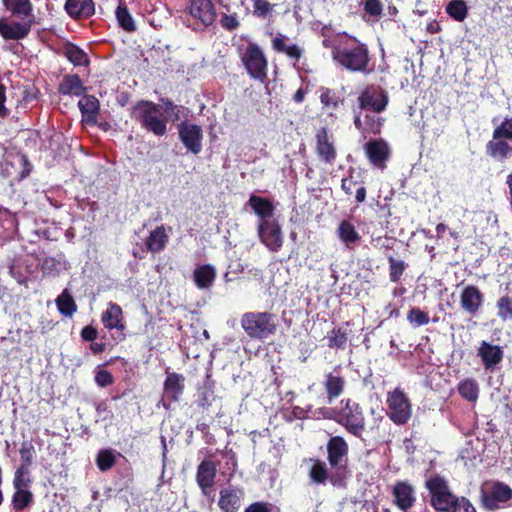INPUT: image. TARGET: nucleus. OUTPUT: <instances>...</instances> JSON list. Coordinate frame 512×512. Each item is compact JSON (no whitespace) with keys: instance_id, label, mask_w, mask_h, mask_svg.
Returning <instances> with one entry per match:
<instances>
[{"instance_id":"f257e3e1","label":"nucleus","mask_w":512,"mask_h":512,"mask_svg":"<svg viewBox=\"0 0 512 512\" xmlns=\"http://www.w3.org/2000/svg\"><path fill=\"white\" fill-rule=\"evenodd\" d=\"M332 59L350 72H369L370 56L365 44L356 39L346 40L332 47Z\"/></svg>"},{"instance_id":"f03ea898","label":"nucleus","mask_w":512,"mask_h":512,"mask_svg":"<svg viewBox=\"0 0 512 512\" xmlns=\"http://www.w3.org/2000/svg\"><path fill=\"white\" fill-rule=\"evenodd\" d=\"M131 116L141 128L155 136L161 137L167 133V117L164 115L162 105L141 100L133 106Z\"/></svg>"},{"instance_id":"7ed1b4c3","label":"nucleus","mask_w":512,"mask_h":512,"mask_svg":"<svg viewBox=\"0 0 512 512\" xmlns=\"http://www.w3.org/2000/svg\"><path fill=\"white\" fill-rule=\"evenodd\" d=\"M244 332L251 339L265 340L277 330V316L270 312H246L240 318Z\"/></svg>"},{"instance_id":"20e7f679","label":"nucleus","mask_w":512,"mask_h":512,"mask_svg":"<svg viewBox=\"0 0 512 512\" xmlns=\"http://www.w3.org/2000/svg\"><path fill=\"white\" fill-rule=\"evenodd\" d=\"M426 488L431 495V505L437 511H450L459 498L452 494L447 482L439 476L428 479L426 481Z\"/></svg>"},{"instance_id":"39448f33","label":"nucleus","mask_w":512,"mask_h":512,"mask_svg":"<svg viewBox=\"0 0 512 512\" xmlns=\"http://www.w3.org/2000/svg\"><path fill=\"white\" fill-rule=\"evenodd\" d=\"M386 404L387 415L395 424L404 425L411 418L412 407L410 401L400 388L388 392Z\"/></svg>"},{"instance_id":"423d86ee","label":"nucleus","mask_w":512,"mask_h":512,"mask_svg":"<svg viewBox=\"0 0 512 512\" xmlns=\"http://www.w3.org/2000/svg\"><path fill=\"white\" fill-rule=\"evenodd\" d=\"M241 60L249 75L261 82L267 77V60L261 48L255 43H249L242 53Z\"/></svg>"},{"instance_id":"0eeeda50","label":"nucleus","mask_w":512,"mask_h":512,"mask_svg":"<svg viewBox=\"0 0 512 512\" xmlns=\"http://www.w3.org/2000/svg\"><path fill=\"white\" fill-rule=\"evenodd\" d=\"M339 423L342 424L348 432L356 437H360L365 429V419L358 403L346 400L345 407L339 413Z\"/></svg>"},{"instance_id":"6e6552de","label":"nucleus","mask_w":512,"mask_h":512,"mask_svg":"<svg viewBox=\"0 0 512 512\" xmlns=\"http://www.w3.org/2000/svg\"><path fill=\"white\" fill-rule=\"evenodd\" d=\"M257 232L261 243L270 251L278 252L283 245V233L279 223L273 220H259Z\"/></svg>"},{"instance_id":"1a4fd4ad","label":"nucleus","mask_w":512,"mask_h":512,"mask_svg":"<svg viewBox=\"0 0 512 512\" xmlns=\"http://www.w3.org/2000/svg\"><path fill=\"white\" fill-rule=\"evenodd\" d=\"M179 138L185 148L193 154H199L202 150L203 132L199 125L181 122L178 125Z\"/></svg>"},{"instance_id":"9d476101","label":"nucleus","mask_w":512,"mask_h":512,"mask_svg":"<svg viewBox=\"0 0 512 512\" xmlns=\"http://www.w3.org/2000/svg\"><path fill=\"white\" fill-rule=\"evenodd\" d=\"M359 103L364 110L380 113L388 104V95L378 87H368L359 96Z\"/></svg>"},{"instance_id":"9b49d317","label":"nucleus","mask_w":512,"mask_h":512,"mask_svg":"<svg viewBox=\"0 0 512 512\" xmlns=\"http://www.w3.org/2000/svg\"><path fill=\"white\" fill-rule=\"evenodd\" d=\"M189 13L203 28L212 25L216 18L215 6L211 0H190Z\"/></svg>"},{"instance_id":"f8f14e48","label":"nucleus","mask_w":512,"mask_h":512,"mask_svg":"<svg viewBox=\"0 0 512 512\" xmlns=\"http://www.w3.org/2000/svg\"><path fill=\"white\" fill-rule=\"evenodd\" d=\"M365 154L371 164L383 169L389 159L390 150L388 144L382 139H373L364 145Z\"/></svg>"},{"instance_id":"ddd939ff","label":"nucleus","mask_w":512,"mask_h":512,"mask_svg":"<svg viewBox=\"0 0 512 512\" xmlns=\"http://www.w3.org/2000/svg\"><path fill=\"white\" fill-rule=\"evenodd\" d=\"M394 503L401 510L406 512L414 506L416 502L415 490L411 484L406 481H398L393 487Z\"/></svg>"},{"instance_id":"4468645a","label":"nucleus","mask_w":512,"mask_h":512,"mask_svg":"<svg viewBox=\"0 0 512 512\" xmlns=\"http://www.w3.org/2000/svg\"><path fill=\"white\" fill-rule=\"evenodd\" d=\"M217 468L213 461L203 460L197 468L196 481L204 495L209 496L214 485Z\"/></svg>"},{"instance_id":"2eb2a0df","label":"nucleus","mask_w":512,"mask_h":512,"mask_svg":"<svg viewBox=\"0 0 512 512\" xmlns=\"http://www.w3.org/2000/svg\"><path fill=\"white\" fill-rule=\"evenodd\" d=\"M328 461L332 467H343L347 460L348 445L340 436L332 437L327 443Z\"/></svg>"},{"instance_id":"dca6fc26","label":"nucleus","mask_w":512,"mask_h":512,"mask_svg":"<svg viewBox=\"0 0 512 512\" xmlns=\"http://www.w3.org/2000/svg\"><path fill=\"white\" fill-rule=\"evenodd\" d=\"M462 309L470 315H475L483 304V294L473 285L466 286L460 295Z\"/></svg>"},{"instance_id":"f3484780","label":"nucleus","mask_w":512,"mask_h":512,"mask_svg":"<svg viewBox=\"0 0 512 512\" xmlns=\"http://www.w3.org/2000/svg\"><path fill=\"white\" fill-rule=\"evenodd\" d=\"M31 20L23 23H8L4 19H0V35L6 40H21L27 37L32 26Z\"/></svg>"},{"instance_id":"a211bd4d","label":"nucleus","mask_w":512,"mask_h":512,"mask_svg":"<svg viewBox=\"0 0 512 512\" xmlns=\"http://www.w3.org/2000/svg\"><path fill=\"white\" fill-rule=\"evenodd\" d=\"M316 153L322 161L329 164L333 163L336 158V150L333 142L329 139L326 128H320L317 131Z\"/></svg>"},{"instance_id":"6ab92c4d","label":"nucleus","mask_w":512,"mask_h":512,"mask_svg":"<svg viewBox=\"0 0 512 512\" xmlns=\"http://www.w3.org/2000/svg\"><path fill=\"white\" fill-rule=\"evenodd\" d=\"M478 356L481 358L484 368L492 371L502 361L503 350L500 346L483 341L478 349Z\"/></svg>"},{"instance_id":"aec40b11","label":"nucleus","mask_w":512,"mask_h":512,"mask_svg":"<svg viewBox=\"0 0 512 512\" xmlns=\"http://www.w3.org/2000/svg\"><path fill=\"white\" fill-rule=\"evenodd\" d=\"M336 234L343 245L348 249H353L361 242V235L357 231L353 222L349 219L342 220L336 230Z\"/></svg>"},{"instance_id":"412c9836","label":"nucleus","mask_w":512,"mask_h":512,"mask_svg":"<svg viewBox=\"0 0 512 512\" xmlns=\"http://www.w3.org/2000/svg\"><path fill=\"white\" fill-rule=\"evenodd\" d=\"M64 9L73 19L89 18L95 13L93 0H66Z\"/></svg>"},{"instance_id":"4be33fe9","label":"nucleus","mask_w":512,"mask_h":512,"mask_svg":"<svg viewBox=\"0 0 512 512\" xmlns=\"http://www.w3.org/2000/svg\"><path fill=\"white\" fill-rule=\"evenodd\" d=\"M185 388V377L182 374L168 372L164 381V394L171 401H179Z\"/></svg>"},{"instance_id":"5701e85b","label":"nucleus","mask_w":512,"mask_h":512,"mask_svg":"<svg viewBox=\"0 0 512 512\" xmlns=\"http://www.w3.org/2000/svg\"><path fill=\"white\" fill-rule=\"evenodd\" d=\"M486 152L489 156L498 161L512 157V141L494 138L486 144Z\"/></svg>"},{"instance_id":"b1692460","label":"nucleus","mask_w":512,"mask_h":512,"mask_svg":"<svg viewBox=\"0 0 512 512\" xmlns=\"http://www.w3.org/2000/svg\"><path fill=\"white\" fill-rule=\"evenodd\" d=\"M169 241V235L166 228L161 225L151 230L145 241L147 251L156 254L163 251Z\"/></svg>"},{"instance_id":"393cba45","label":"nucleus","mask_w":512,"mask_h":512,"mask_svg":"<svg viewBox=\"0 0 512 512\" xmlns=\"http://www.w3.org/2000/svg\"><path fill=\"white\" fill-rule=\"evenodd\" d=\"M273 49L284 53L292 61L297 62L302 56L303 50L296 44L288 43V39L283 34H277L272 40Z\"/></svg>"},{"instance_id":"a878e982","label":"nucleus","mask_w":512,"mask_h":512,"mask_svg":"<svg viewBox=\"0 0 512 512\" xmlns=\"http://www.w3.org/2000/svg\"><path fill=\"white\" fill-rule=\"evenodd\" d=\"M259 220H273L274 206L270 200L256 195H251L247 203Z\"/></svg>"},{"instance_id":"bb28decb","label":"nucleus","mask_w":512,"mask_h":512,"mask_svg":"<svg viewBox=\"0 0 512 512\" xmlns=\"http://www.w3.org/2000/svg\"><path fill=\"white\" fill-rule=\"evenodd\" d=\"M5 8L22 20L33 22V6L30 0H3Z\"/></svg>"},{"instance_id":"cd10ccee","label":"nucleus","mask_w":512,"mask_h":512,"mask_svg":"<svg viewBox=\"0 0 512 512\" xmlns=\"http://www.w3.org/2000/svg\"><path fill=\"white\" fill-rule=\"evenodd\" d=\"M193 277L199 289H208L215 281L216 269L209 264L197 266L194 270Z\"/></svg>"},{"instance_id":"c85d7f7f","label":"nucleus","mask_w":512,"mask_h":512,"mask_svg":"<svg viewBox=\"0 0 512 512\" xmlns=\"http://www.w3.org/2000/svg\"><path fill=\"white\" fill-rule=\"evenodd\" d=\"M78 106L83 120L91 123L96 122L99 110V101L96 97L86 95L79 100Z\"/></svg>"},{"instance_id":"c756f323","label":"nucleus","mask_w":512,"mask_h":512,"mask_svg":"<svg viewBox=\"0 0 512 512\" xmlns=\"http://www.w3.org/2000/svg\"><path fill=\"white\" fill-rule=\"evenodd\" d=\"M218 505L223 512H237L240 507V496L234 489H222Z\"/></svg>"},{"instance_id":"7c9ffc66","label":"nucleus","mask_w":512,"mask_h":512,"mask_svg":"<svg viewBox=\"0 0 512 512\" xmlns=\"http://www.w3.org/2000/svg\"><path fill=\"white\" fill-rule=\"evenodd\" d=\"M103 325L107 329H119L123 328L121 324L122 320V309L118 304L109 303L108 308L102 314Z\"/></svg>"},{"instance_id":"2f4dec72","label":"nucleus","mask_w":512,"mask_h":512,"mask_svg":"<svg viewBox=\"0 0 512 512\" xmlns=\"http://www.w3.org/2000/svg\"><path fill=\"white\" fill-rule=\"evenodd\" d=\"M345 380L339 375L328 373L324 383L329 403L338 398L344 390Z\"/></svg>"},{"instance_id":"473e14b6","label":"nucleus","mask_w":512,"mask_h":512,"mask_svg":"<svg viewBox=\"0 0 512 512\" xmlns=\"http://www.w3.org/2000/svg\"><path fill=\"white\" fill-rule=\"evenodd\" d=\"M83 91L84 87L77 75L66 76L59 86V92L64 95L80 96Z\"/></svg>"},{"instance_id":"72a5a7b5","label":"nucleus","mask_w":512,"mask_h":512,"mask_svg":"<svg viewBox=\"0 0 512 512\" xmlns=\"http://www.w3.org/2000/svg\"><path fill=\"white\" fill-rule=\"evenodd\" d=\"M459 394L469 402H475L479 397V385L475 379L467 378L458 384Z\"/></svg>"},{"instance_id":"f704fd0d","label":"nucleus","mask_w":512,"mask_h":512,"mask_svg":"<svg viewBox=\"0 0 512 512\" xmlns=\"http://www.w3.org/2000/svg\"><path fill=\"white\" fill-rule=\"evenodd\" d=\"M56 305H57L58 311L62 315L68 316V317H71L77 310V305L67 289H65L56 298Z\"/></svg>"},{"instance_id":"c9c22d12","label":"nucleus","mask_w":512,"mask_h":512,"mask_svg":"<svg viewBox=\"0 0 512 512\" xmlns=\"http://www.w3.org/2000/svg\"><path fill=\"white\" fill-rule=\"evenodd\" d=\"M116 18L119 23V26L127 32H133L136 30V25L134 19L127 7L120 2L116 9Z\"/></svg>"},{"instance_id":"e433bc0d","label":"nucleus","mask_w":512,"mask_h":512,"mask_svg":"<svg viewBox=\"0 0 512 512\" xmlns=\"http://www.w3.org/2000/svg\"><path fill=\"white\" fill-rule=\"evenodd\" d=\"M33 500V494L29 489H15L12 497L13 508L22 511L27 508Z\"/></svg>"},{"instance_id":"4c0bfd02","label":"nucleus","mask_w":512,"mask_h":512,"mask_svg":"<svg viewBox=\"0 0 512 512\" xmlns=\"http://www.w3.org/2000/svg\"><path fill=\"white\" fill-rule=\"evenodd\" d=\"M162 108L165 117H167V122L169 120L172 122L179 121L181 118H185V112H188L183 106H178L169 100L163 101Z\"/></svg>"},{"instance_id":"58836bf2","label":"nucleus","mask_w":512,"mask_h":512,"mask_svg":"<svg viewBox=\"0 0 512 512\" xmlns=\"http://www.w3.org/2000/svg\"><path fill=\"white\" fill-rule=\"evenodd\" d=\"M116 461V452L112 449L100 450L96 457V464L102 472L108 471Z\"/></svg>"},{"instance_id":"ea45409f","label":"nucleus","mask_w":512,"mask_h":512,"mask_svg":"<svg viewBox=\"0 0 512 512\" xmlns=\"http://www.w3.org/2000/svg\"><path fill=\"white\" fill-rule=\"evenodd\" d=\"M446 11L456 21H463L467 17L468 8L463 0H452L447 5Z\"/></svg>"},{"instance_id":"a19ab883","label":"nucleus","mask_w":512,"mask_h":512,"mask_svg":"<svg viewBox=\"0 0 512 512\" xmlns=\"http://www.w3.org/2000/svg\"><path fill=\"white\" fill-rule=\"evenodd\" d=\"M32 483V479L30 476L29 468L19 466L13 478V487L14 489H28Z\"/></svg>"},{"instance_id":"79ce46f5","label":"nucleus","mask_w":512,"mask_h":512,"mask_svg":"<svg viewBox=\"0 0 512 512\" xmlns=\"http://www.w3.org/2000/svg\"><path fill=\"white\" fill-rule=\"evenodd\" d=\"M65 55L76 66H84L88 63L86 53L75 45L66 47Z\"/></svg>"},{"instance_id":"37998d69","label":"nucleus","mask_w":512,"mask_h":512,"mask_svg":"<svg viewBox=\"0 0 512 512\" xmlns=\"http://www.w3.org/2000/svg\"><path fill=\"white\" fill-rule=\"evenodd\" d=\"M327 468L323 462L316 461L313 463L309 476L312 482L316 484H323L327 480Z\"/></svg>"},{"instance_id":"c03bdc74","label":"nucleus","mask_w":512,"mask_h":512,"mask_svg":"<svg viewBox=\"0 0 512 512\" xmlns=\"http://www.w3.org/2000/svg\"><path fill=\"white\" fill-rule=\"evenodd\" d=\"M21 458L20 466L29 468L33 462L35 456V448L30 441H24L19 449Z\"/></svg>"},{"instance_id":"a18cd8bd","label":"nucleus","mask_w":512,"mask_h":512,"mask_svg":"<svg viewBox=\"0 0 512 512\" xmlns=\"http://www.w3.org/2000/svg\"><path fill=\"white\" fill-rule=\"evenodd\" d=\"M407 320L414 327L427 325L430 321L429 315L419 308H412L407 314Z\"/></svg>"},{"instance_id":"49530a36","label":"nucleus","mask_w":512,"mask_h":512,"mask_svg":"<svg viewBox=\"0 0 512 512\" xmlns=\"http://www.w3.org/2000/svg\"><path fill=\"white\" fill-rule=\"evenodd\" d=\"M320 101L324 107L335 110L339 104V97L335 91L328 88H322Z\"/></svg>"},{"instance_id":"de8ad7c7","label":"nucleus","mask_w":512,"mask_h":512,"mask_svg":"<svg viewBox=\"0 0 512 512\" xmlns=\"http://www.w3.org/2000/svg\"><path fill=\"white\" fill-rule=\"evenodd\" d=\"M328 341L331 348H344L347 342V334L341 328L333 329L328 335Z\"/></svg>"},{"instance_id":"09e8293b","label":"nucleus","mask_w":512,"mask_h":512,"mask_svg":"<svg viewBox=\"0 0 512 512\" xmlns=\"http://www.w3.org/2000/svg\"><path fill=\"white\" fill-rule=\"evenodd\" d=\"M492 136H494V138L512 141V118H505L502 123L494 129Z\"/></svg>"},{"instance_id":"8fccbe9b","label":"nucleus","mask_w":512,"mask_h":512,"mask_svg":"<svg viewBox=\"0 0 512 512\" xmlns=\"http://www.w3.org/2000/svg\"><path fill=\"white\" fill-rule=\"evenodd\" d=\"M491 492L499 503L507 502L512 498V489L504 483H496Z\"/></svg>"},{"instance_id":"3c124183","label":"nucleus","mask_w":512,"mask_h":512,"mask_svg":"<svg viewBox=\"0 0 512 512\" xmlns=\"http://www.w3.org/2000/svg\"><path fill=\"white\" fill-rule=\"evenodd\" d=\"M374 113L373 115L366 114L364 118V133H373L377 134L380 132V127L382 125L381 118Z\"/></svg>"},{"instance_id":"603ef678","label":"nucleus","mask_w":512,"mask_h":512,"mask_svg":"<svg viewBox=\"0 0 512 512\" xmlns=\"http://www.w3.org/2000/svg\"><path fill=\"white\" fill-rule=\"evenodd\" d=\"M498 315L506 320L512 319V298L508 296L501 297L497 302Z\"/></svg>"},{"instance_id":"864d4df0","label":"nucleus","mask_w":512,"mask_h":512,"mask_svg":"<svg viewBox=\"0 0 512 512\" xmlns=\"http://www.w3.org/2000/svg\"><path fill=\"white\" fill-rule=\"evenodd\" d=\"M363 7L366 14L379 18L383 12V5L380 0H363Z\"/></svg>"},{"instance_id":"5fc2aeb1","label":"nucleus","mask_w":512,"mask_h":512,"mask_svg":"<svg viewBox=\"0 0 512 512\" xmlns=\"http://www.w3.org/2000/svg\"><path fill=\"white\" fill-rule=\"evenodd\" d=\"M389 263H390V280L392 282H397L404 272V269H405L404 262L400 261V260H396L391 257L389 259Z\"/></svg>"},{"instance_id":"6e6d98bb","label":"nucleus","mask_w":512,"mask_h":512,"mask_svg":"<svg viewBox=\"0 0 512 512\" xmlns=\"http://www.w3.org/2000/svg\"><path fill=\"white\" fill-rule=\"evenodd\" d=\"M448 512H477L472 503L465 497H459Z\"/></svg>"},{"instance_id":"4d7b16f0","label":"nucleus","mask_w":512,"mask_h":512,"mask_svg":"<svg viewBox=\"0 0 512 512\" xmlns=\"http://www.w3.org/2000/svg\"><path fill=\"white\" fill-rule=\"evenodd\" d=\"M221 26L229 31L235 30L239 27V20L236 13L223 14L220 19Z\"/></svg>"},{"instance_id":"13d9d810","label":"nucleus","mask_w":512,"mask_h":512,"mask_svg":"<svg viewBox=\"0 0 512 512\" xmlns=\"http://www.w3.org/2000/svg\"><path fill=\"white\" fill-rule=\"evenodd\" d=\"M254 14L258 17H265L272 11V5L266 0H254Z\"/></svg>"},{"instance_id":"bf43d9fd","label":"nucleus","mask_w":512,"mask_h":512,"mask_svg":"<svg viewBox=\"0 0 512 512\" xmlns=\"http://www.w3.org/2000/svg\"><path fill=\"white\" fill-rule=\"evenodd\" d=\"M95 382L100 387H107L113 383V376L107 370H99L96 372Z\"/></svg>"},{"instance_id":"052dcab7","label":"nucleus","mask_w":512,"mask_h":512,"mask_svg":"<svg viewBox=\"0 0 512 512\" xmlns=\"http://www.w3.org/2000/svg\"><path fill=\"white\" fill-rule=\"evenodd\" d=\"M214 391L210 387H204V389L200 392L198 402L199 405L205 407L211 405L214 400Z\"/></svg>"},{"instance_id":"680f3d73","label":"nucleus","mask_w":512,"mask_h":512,"mask_svg":"<svg viewBox=\"0 0 512 512\" xmlns=\"http://www.w3.org/2000/svg\"><path fill=\"white\" fill-rule=\"evenodd\" d=\"M481 500L483 506L488 510H495L499 508V502L496 500V498H494L492 492L487 493L482 491Z\"/></svg>"},{"instance_id":"e2e57ef3","label":"nucleus","mask_w":512,"mask_h":512,"mask_svg":"<svg viewBox=\"0 0 512 512\" xmlns=\"http://www.w3.org/2000/svg\"><path fill=\"white\" fill-rule=\"evenodd\" d=\"M61 267V261L54 257H46L42 262V269L47 272L57 271Z\"/></svg>"},{"instance_id":"0e129e2a","label":"nucleus","mask_w":512,"mask_h":512,"mask_svg":"<svg viewBox=\"0 0 512 512\" xmlns=\"http://www.w3.org/2000/svg\"><path fill=\"white\" fill-rule=\"evenodd\" d=\"M6 94L5 86L0 84V117L4 118L9 114L8 109L5 107Z\"/></svg>"},{"instance_id":"69168bd1","label":"nucleus","mask_w":512,"mask_h":512,"mask_svg":"<svg viewBox=\"0 0 512 512\" xmlns=\"http://www.w3.org/2000/svg\"><path fill=\"white\" fill-rule=\"evenodd\" d=\"M245 512H270L269 506L263 502H256L249 505Z\"/></svg>"},{"instance_id":"338daca9","label":"nucleus","mask_w":512,"mask_h":512,"mask_svg":"<svg viewBox=\"0 0 512 512\" xmlns=\"http://www.w3.org/2000/svg\"><path fill=\"white\" fill-rule=\"evenodd\" d=\"M356 186V182L352 177L343 178L341 183L342 190L347 194L351 195L353 192V188Z\"/></svg>"},{"instance_id":"774afa93","label":"nucleus","mask_w":512,"mask_h":512,"mask_svg":"<svg viewBox=\"0 0 512 512\" xmlns=\"http://www.w3.org/2000/svg\"><path fill=\"white\" fill-rule=\"evenodd\" d=\"M81 336L85 341H93L97 337V331L91 326H86L82 329Z\"/></svg>"}]
</instances>
